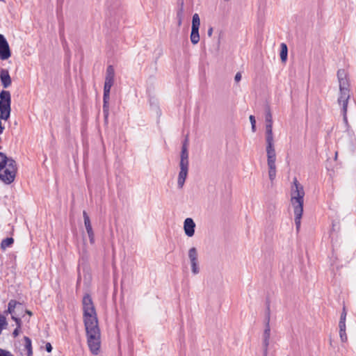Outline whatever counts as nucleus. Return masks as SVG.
<instances>
[{
	"label": "nucleus",
	"instance_id": "1",
	"mask_svg": "<svg viewBox=\"0 0 356 356\" xmlns=\"http://www.w3.org/2000/svg\"><path fill=\"white\" fill-rule=\"evenodd\" d=\"M83 318L87 337V343L93 355H98L101 346V333L98 325L96 309L89 294L82 300Z\"/></svg>",
	"mask_w": 356,
	"mask_h": 356
},
{
	"label": "nucleus",
	"instance_id": "2",
	"mask_svg": "<svg viewBox=\"0 0 356 356\" xmlns=\"http://www.w3.org/2000/svg\"><path fill=\"white\" fill-rule=\"evenodd\" d=\"M337 77L339 83V96L338 97V104L342 106V113L343 120L347 122V108L350 99V83L344 70H339Z\"/></svg>",
	"mask_w": 356,
	"mask_h": 356
},
{
	"label": "nucleus",
	"instance_id": "3",
	"mask_svg": "<svg viewBox=\"0 0 356 356\" xmlns=\"http://www.w3.org/2000/svg\"><path fill=\"white\" fill-rule=\"evenodd\" d=\"M17 167L16 161L11 157L0 152V179L6 184L13 183L15 179Z\"/></svg>",
	"mask_w": 356,
	"mask_h": 356
},
{
	"label": "nucleus",
	"instance_id": "4",
	"mask_svg": "<svg viewBox=\"0 0 356 356\" xmlns=\"http://www.w3.org/2000/svg\"><path fill=\"white\" fill-rule=\"evenodd\" d=\"M266 141L268 176L270 180L273 181L276 177V153L274 147V138L273 133L266 134Z\"/></svg>",
	"mask_w": 356,
	"mask_h": 356
},
{
	"label": "nucleus",
	"instance_id": "5",
	"mask_svg": "<svg viewBox=\"0 0 356 356\" xmlns=\"http://www.w3.org/2000/svg\"><path fill=\"white\" fill-rule=\"evenodd\" d=\"M305 191L303 186L298 181L296 178L293 179V186L291 191V202L293 209H303Z\"/></svg>",
	"mask_w": 356,
	"mask_h": 356
},
{
	"label": "nucleus",
	"instance_id": "6",
	"mask_svg": "<svg viewBox=\"0 0 356 356\" xmlns=\"http://www.w3.org/2000/svg\"><path fill=\"white\" fill-rule=\"evenodd\" d=\"M11 97L8 90H2L0 92V118H4L7 121L10 115Z\"/></svg>",
	"mask_w": 356,
	"mask_h": 356
},
{
	"label": "nucleus",
	"instance_id": "7",
	"mask_svg": "<svg viewBox=\"0 0 356 356\" xmlns=\"http://www.w3.org/2000/svg\"><path fill=\"white\" fill-rule=\"evenodd\" d=\"M188 256L190 260L193 274H198L200 273V266L198 261V253L196 248H191L188 250Z\"/></svg>",
	"mask_w": 356,
	"mask_h": 356
},
{
	"label": "nucleus",
	"instance_id": "8",
	"mask_svg": "<svg viewBox=\"0 0 356 356\" xmlns=\"http://www.w3.org/2000/svg\"><path fill=\"white\" fill-rule=\"evenodd\" d=\"M6 312L11 315L23 316L24 306L22 303L15 300H10L8 304V310Z\"/></svg>",
	"mask_w": 356,
	"mask_h": 356
},
{
	"label": "nucleus",
	"instance_id": "9",
	"mask_svg": "<svg viewBox=\"0 0 356 356\" xmlns=\"http://www.w3.org/2000/svg\"><path fill=\"white\" fill-rule=\"evenodd\" d=\"M11 56L9 44L5 37L0 33V59L7 60Z\"/></svg>",
	"mask_w": 356,
	"mask_h": 356
},
{
	"label": "nucleus",
	"instance_id": "10",
	"mask_svg": "<svg viewBox=\"0 0 356 356\" xmlns=\"http://www.w3.org/2000/svg\"><path fill=\"white\" fill-rule=\"evenodd\" d=\"M83 216L84 219V225L86 227V232L88 233L89 240L91 244H93L95 243V234L92 230V227L90 223V218L86 213V211H83Z\"/></svg>",
	"mask_w": 356,
	"mask_h": 356
},
{
	"label": "nucleus",
	"instance_id": "11",
	"mask_svg": "<svg viewBox=\"0 0 356 356\" xmlns=\"http://www.w3.org/2000/svg\"><path fill=\"white\" fill-rule=\"evenodd\" d=\"M189 165H179L180 171L178 175L177 186L179 188H182L188 175Z\"/></svg>",
	"mask_w": 356,
	"mask_h": 356
},
{
	"label": "nucleus",
	"instance_id": "12",
	"mask_svg": "<svg viewBox=\"0 0 356 356\" xmlns=\"http://www.w3.org/2000/svg\"><path fill=\"white\" fill-rule=\"evenodd\" d=\"M195 224L191 218H187L184 222V229L185 234L188 237H191L195 234Z\"/></svg>",
	"mask_w": 356,
	"mask_h": 356
},
{
	"label": "nucleus",
	"instance_id": "13",
	"mask_svg": "<svg viewBox=\"0 0 356 356\" xmlns=\"http://www.w3.org/2000/svg\"><path fill=\"white\" fill-rule=\"evenodd\" d=\"M0 79L2 83V86L3 88H8L11 83V78L10 76L9 72L6 69H1L0 72Z\"/></svg>",
	"mask_w": 356,
	"mask_h": 356
},
{
	"label": "nucleus",
	"instance_id": "14",
	"mask_svg": "<svg viewBox=\"0 0 356 356\" xmlns=\"http://www.w3.org/2000/svg\"><path fill=\"white\" fill-rule=\"evenodd\" d=\"M293 211H294V215H295L294 220H295V224H296V231L298 232L300 230V227L301 218L302 216L303 209H293Z\"/></svg>",
	"mask_w": 356,
	"mask_h": 356
},
{
	"label": "nucleus",
	"instance_id": "15",
	"mask_svg": "<svg viewBox=\"0 0 356 356\" xmlns=\"http://www.w3.org/2000/svg\"><path fill=\"white\" fill-rule=\"evenodd\" d=\"M270 337V325L265 326V329H264V331L263 333V341H262L263 346L268 347Z\"/></svg>",
	"mask_w": 356,
	"mask_h": 356
},
{
	"label": "nucleus",
	"instance_id": "16",
	"mask_svg": "<svg viewBox=\"0 0 356 356\" xmlns=\"http://www.w3.org/2000/svg\"><path fill=\"white\" fill-rule=\"evenodd\" d=\"M179 165H189L188 151L185 147L181 148Z\"/></svg>",
	"mask_w": 356,
	"mask_h": 356
},
{
	"label": "nucleus",
	"instance_id": "17",
	"mask_svg": "<svg viewBox=\"0 0 356 356\" xmlns=\"http://www.w3.org/2000/svg\"><path fill=\"white\" fill-rule=\"evenodd\" d=\"M191 41L193 44H196L200 41L199 29L191 28Z\"/></svg>",
	"mask_w": 356,
	"mask_h": 356
},
{
	"label": "nucleus",
	"instance_id": "18",
	"mask_svg": "<svg viewBox=\"0 0 356 356\" xmlns=\"http://www.w3.org/2000/svg\"><path fill=\"white\" fill-rule=\"evenodd\" d=\"M184 17V2L181 1L179 8L177 10V19L178 26H180L182 24Z\"/></svg>",
	"mask_w": 356,
	"mask_h": 356
},
{
	"label": "nucleus",
	"instance_id": "19",
	"mask_svg": "<svg viewBox=\"0 0 356 356\" xmlns=\"http://www.w3.org/2000/svg\"><path fill=\"white\" fill-rule=\"evenodd\" d=\"M115 70L112 65H108L106 69L105 81L114 82Z\"/></svg>",
	"mask_w": 356,
	"mask_h": 356
},
{
	"label": "nucleus",
	"instance_id": "20",
	"mask_svg": "<svg viewBox=\"0 0 356 356\" xmlns=\"http://www.w3.org/2000/svg\"><path fill=\"white\" fill-rule=\"evenodd\" d=\"M24 341L25 349L27 350V356H32L33 350L31 339L28 337H24Z\"/></svg>",
	"mask_w": 356,
	"mask_h": 356
},
{
	"label": "nucleus",
	"instance_id": "21",
	"mask_svg": "<svg viewBox=\"0 0 356 356\" xmlns=\"http://www.w3.org/2000/svg\"><path fill=\"white\" fill-rule=\"evenodd\" d=\"M113 81H105L104 86V96L106 98H110V91L112 86L113 85Z\"/></svg>",
	"mask_w": 356,
	"mask_h": 356
},
{
	"label": "nucleus",
	"instance_id": "22",
	"mask_svg": "<svg viewBox=\"0 0 356 356\" xmlns=\"http://www.w3.org/2000/svg\"><path fill=\"white\" fill-rule=\"evenodd\" d=\"M287 54L288 49L287 46L285 43L281 44V51H280V58L282 62H285L287 59Z\"/></svg>",
	"mask_w": 356,
	"mask_h": 356
},
{
	"label": "nucleus",
	"instance_id": "23",
	"mask_svg": "<svg viewBox=\"0 0 356 356\" xmlns=\"http://www.w3.org/2000/svg\"><path fill=\"white\" fill-rule=\"evenodd\" d=\"M13 243V238L11 237H8L1 241V248L5 250L6 248L10 246Z\"/></svg>",
	"mask_w": 356,
	"mask_h": 356
},
{
	"label": "nucleus",
	"instance_id": "24",
	"mask_svg": "<svg viewBox=\"0 0 356 356\" xmlns=\"http://www.w3.org/2000/svg\"><path fill=\"white\" fill-rule=\"evenodd\" d=\"M110 98H106V97H103V112L104 114V117L106 119L108 115V102Z\"/></svg>",
	"mask_w": 356,
	"mask_h": 356
},
{
	"label": "nucleus",
	"instance_id": "25",
	"mask_svg": "<svg viewBox=\"0 0 356 356\" xmlns=\"http://www.w3.org/2000/svg\"><path fill=\"white\" fill-rule=\"evenodd\" d=\"M200 25V19L199 15L197 13H195L193 15L192 27L191 28L199 29Z\"/></svg>",
	"mask_w": 356,
	"mask_h": 356
},
{
	"label": "nucleus",
	"instance_id": "26",
	"mask_svg": "<svg viewBox=\"0 0 356 356\" xmlns=\"http://www.w3.org/2000/svg\"><path fill=\"white\" fill-rule=\"evenodd\" d=\"M8 325L6 317L0 314V335L1 334V332L3 329L6 327Z\"/></svg>",
	"mask_w": 356,
	"mask_h": 356
},
{
	"label": "nucleus",
	"instance_id": "27",
	"mask_svg": "<svg viewBox=\"0 0 356 356\" xmlns=\"http://www.w3.org/2000/svg\"><path fill=\"white\" fill-rule=\"evenodd\" d=\"M270 305L268 304L267 305L266 311V315H265V326L270 325Z\"/></svg>",
	"mask_w": 356,
	"mask_h": 356
},
{
	"label": "nucleus",
	"instance_id": "28",
	"mask_svg": "<svg viewBox=\"0 0 356 356\" xmlns=\"http://www.w3.org/2000/svg\"><path fill=\"white\" fill-rule=\"evenodd\" d=\"M266 124H273V117L269 108L267 109L265 116Z\"/></svg>",
	"mask_w": 356,
	"mask_h": 356
},
{
	"label": "nucleus",
	"instance_id": "29",
	"mask_svg": "<svg viewBox=\"0 0 356 356\" xmlns=\"http://www.w3.org/2000/svg\"><path fill=\"white\" fill-rule=\"evenodd\" d=\"M20 316L11 315L12 319L15 322L17 327L21 328L22 327V321L19 318Z\"/></svg>",
	"mask_w": 356,
	"mask_h": 356
},
{
	"label": "nucleus",
	"instance_id": "30",
	"mask_svg": "<svg viewBox=\"0 0 356 356\" xmlns=\"http://www.w3.org/2000/svg\"><path fill=\"white\" fill-rule=\"evenodd\" d=\"M339 337L341 342L345 343L348 340L346 330H339Z\"/></svg>",
	"mask_w": 356,
	"mask_h": 356
},
{
	"label": "nucleus",
	"instance_id": "31",
	"mask_svg": "<svg viewBox=\"0 0 356 356\" xmlns=\"http://www.w3.org/2000/svg\"><path fill=\"white\" fill-rule=\"evenodd\" d=\"M0 356H14V355L9 351L0 348Z\"/></svg>",
	"mask_w": 356,
	"mask_h": 356
},
{
	"label": "nucleus",
	"instance_id": "32",
	"mask_svg": "<svg viewBox=\"0 0 356 356\" xmlns=\"http://www.w3.org/2000/svg\"><path fill=\"white\" fill-rule=\"evenodd\" d=\"M346 315H347V313H346V307H343V311H342V313L341 314L340 320L339 321H346Z\"/></svg>",
	"mask_w": 356,
	"mask_h": 356
},
{
	"label": "nucleus",
	"instance_id": "33",
	"mask_svg": "<svg viewBox=\"0 0 356 356\" xmlns=\"http://www.w3.org/2000/svg\"><path fill=\"white\" fill-rule=\"evenodd\" d=\"M273 133V124H266V134Z\"/></svg>",
	"mask_w": 356,
	"mask_h": 356
},
{
	"label": "nucleus",
	"instance_id": "34",
	"mask_svg": "<svg viewBox=\"0 0 356 356\" xmlns=\"http://www.w3.org/2000/svg\"><path fill=\"white\" fill-rule=\"evenodd\" d=\"M339 330H346V321H339Z\"/></svg>",
	"mask_w": 356,
	"mask_h": 356
},
{
	"label": "nucleus",
	"instance_id": "35",
	"mask_svg": "<svg viewBox=\"0 0 356 356\" xmlns=\"http://www.w3.org/2000/svg\"><path fill=\"white\" fill-rule=\"evenodd\" d=\"M188 136L186 137L185 140H184L183 143H182V147L181 148H186L188 149Z\"/></svg>",
	"mask_w": 356,
	"mask_h": 356
},
{
	"label": "nucleus",
	"instance_id": "36",
	"mask_svg": "<svg viewBox=\"0 0 356 356\" xmlns=\"http://www.w3.org/2000/svg\"><path fill=\"white\" fill-rule=\"evenodd\" d=\"M45 349L48 353H51L53 349L51 344L47 342L45 345Z\"/></svg>",
	"mask_w": 356,
	"mask_h": 356
},
{
	"label": "nucleus",
	"instance_id": "37",
	"mask_svg": "<svg viewBox=\"0 0 356 356\" xmlns=\"http://www.w3.org/2000/svg\"><path fill=\"white\" fill-rule=\"evenodd\" d=\"M241 72H237L234 76V80L236 82H239L241 79Z\"/></svg>",
	"mask_w": 356,
	"mask_h": 356
},
{
	"label": "nucleus",
	"instance_id": "38",
	"mask_svg": "<svg viewBox=\"0 0 356 356\" xmlns=\"http://www.w3.org/2000/svg\"><path fill=\"white\" fill-rule=\"evenodd\" d=\"M20 329H21V328L16 327V328L14 330V331H13V337H17V336L19 335V330H20Z\"/></svg>",
	"mask_w": 356,
	"mask_h": 356
},
{
	"label": "nucleus",
	"instance_id": "39",
	"mask_svg": "<svg viewBox=\"0 0 356 356\" xmlns=\"http://www.w3.org/2000/svg\"><path fill=\"white\" fill-rule=\"evenodd\" d=\"M2 120H4V118H0V133H3L5 129V127L1 122Z\"/></svg>",
	"mask_w": 356,
	"mask_h": 356
},
{
	"label": "nucleus",
	"instance_id": "40",
	"mask_svg": "<svg viewBox=\"0 0 356 356\" xmlns=\"http://www.w3.org/2000/svg\"><path fill=\"white\" fill-rule=\"evenodd\" d=\"M250 121L251 124H256V120H255V118H254V115H251L250 116Z\"/></svg>",
	"mask_w": 356,
	"mask_h": 356
},
{
	"label": "nucleus",
	"instance_id": "41",
	"mask_svg": "<svg viewBox=\"0 0 356 356\" xmlns=\"http://www.w3.org/2000/svg\"><path fill=\"white\" fill-rule=\"evenodd\" d=\"M268 347L263 346V350H264L263 356H267V355H268Z\"/></svg>",
	"mask_w": 356,
	"mask_h": 356
},
{
	"label": "nucleus",
	"instance_id": "42",
	"mask_svg": "<svg viewBox=\"0 0 356 356\" xmlns=\"http://www.w3.org/2000/svg\"><path fill=\"white\" fill-rule=\"evenodd\" d=\"M251 128H252V131L253 132H255L256 131V124H251Z\"/></svg>",
	"mask_w": 356,
	"mask_h": 356
},
{
	"label": "nucleus",
	"instance_id": "43",
	"mask_svg": "<svg viewBox=\"0 0 356 356\" xmlns=\"http://www.w3.org/2000/svg\"><path fill=\"white\" fill-rule=\"evenodd\" d=\"M24 312L26 314H27L28 315H29L30 316L33 315L32 312H31V311H29V310H27V309L24 310Z\"/></svg>",
	"mask_w": 356,
	"mask_h": 356
},
{
	"label": "nucleus",
	"instance_id": "44",
	"mask_svg": "<svg viewBox=\"0 0 356 356\" xmlns=\"http://www.w3.org/2000/svg\"><path fill=\"white\" fill-rule=\"evenodd\" d=\"M212 32H213V29L212 28L209 29V30H208V35H209V36L211 35Z\"/></svg>",
	"mask_w": 356,
	"mask_h": 356
}]
</instances>
